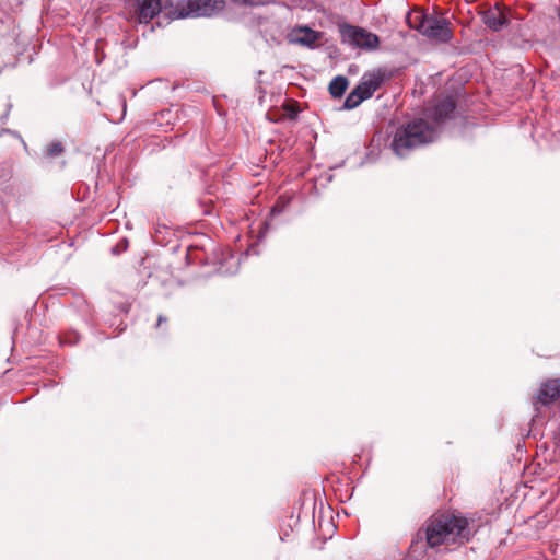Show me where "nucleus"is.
I'll use <instances>...</instances> for the list:
<instances>
[{
    "label": "nucleus",
    "instance_id": "10",
    "mask_svg": "<svg viewBox=\"0 0 560 560\" xmlns=\"http://www.w3.org/2000/svg\"><path fill=\"white\" fill-rule=\"evenodd\" d=\"M431 14L423 9H413L407 14L406 21L410 28H413L423 34L427 21Z\"/></svg>",
    "mask_w": 560,
    "mask_h": 560
},
{
    "label": "nucleus",
    "instance_id": "9",
    "mask_svg": "<svg viewBox=\"0 0 560 560\" xmlns=\"http://www.w3.org/2000/svg\"><path fill=\"white\" fill-rule=\"evenodd\" d=\"M138 19L140 23H149L161 11L160 0H137Z\"/></svg>",
    "mask_w": 560,
    "mask_h": 560
},
{
    "label": "nucleus",
    "instance_id": "11",
    "mask_svg": "<svg viewBox=\"0 0 560 560\" xmlns=\"http://www.w3.org/2000/svg\"><path fill=\"white\" fill-rule=\"evenodd\" d=\"M215 0H188L189 12L197 16L211 15L215 9Z\"/></svg>",
    "mask_w": 560,
    "mask_h": 560
},
{
    "label": "nucleus",
    "instance_id": "1",
    "mask_svg": "<svg viewBox=\"0 0 560 560\" xmlns=\"http://www.w3.org/2000/svg\"><path fill=\"white\" fill-rule=\"evenodd\" d=\"M455 109V98L444 96L424 109L425 118H415L399 126L390 144L394 153L404 158L413 149L432 142L435 138L436 126L454 118Z\"/></svg>",
    "mask_w": 560,
    "mask_h": 560
},
{
    "label": "nucleus",
    "instance_id": "8",
    "mask_svg": "<svg viewBox=\"0 0 560 560\" xmlns=\"http://www.w3.org/2000/svg\"><path fill=\"white\" fill-rule=\"evenodd\" d=\"M482 21L491 31L499 32L508 25V13L499 4L482 12Z\"/></svg>",
    "mask_w": 560,
    "mask_h": 560
},
{
    "label": "nucleus",
    "instance_id": "6",
    "mask_svg": "<svg viewBox=\"0 0 560 560\" xmlns=\"http://www.w3.org/2000/svg\"><path fill=\"white\" fill-rule=\"evenodd\" d=\"M323 38V33L315 31L308 26H296L290 34L292 43L314 48Z\"/></svg>",
    "mask_w": 560,
    "mask_h": 560
},
{
    "label": "nucleus",
    "instance_id": "17",
    "mask_svg": "<svg viewBox=\"0 0 560 560\" xmlns=\"http://www.w3.org/2000/svg\"><path fill=\"white\" fill-rule=\"evenodd\" d=\"M234 2H237V3H247L248 0H233Z\"/></svg>",
    "mask_w": 560,
    "mask_h": 560
},
{
    "label": "nucleus",
    "instance_id": "3",
    "mask_svg": "<svg viewBox=\"0 0 560 560\" xmlns=\"http://www.w3.org/2000/svg\"><path fill=\"white\" fill-rule=\"evenodd\" d=\"M385 79V72L381 69L365 72L362 75L359 84L346 97L343 108L353 109L358 107L363 101L372 97L374 92L381 88Z\"/></svg>",
    "mask_w": 560,
    "mask_h": 560
},
{
    "label": "nucleus",
    "instance_id": "15",
    "mask_svg": "<svg viewBox=\"0 0 560 560\" xmlns=\"http://www.w3.org/2000/svg\"><path fill=\"white\" fill-rule=\"evenodd\" d=\"M167 326H168V317L163 315V314H160L158 316V320H156V324H155V329L161 331V332H166L167 331Z\"/></svg>",
    "mask_w": 560,
    "mask_h": 560
},
{
    "label": "nucleus",
    "instance_id": "2",
    "mask_svg": "<svg viewBox=\"0 0 560 560\" xmlns=\"http://www.w3.org/2000/svg\"><path fill=\"white\" fill-rule=\"evenodd\" d=\"M475 533V526L466 517L448 514L431 518L425 527L427 542L432 548L455 538L468 541Z\"/></svg>",
    "mask_w": 560,
    "mask_h": 560
},
{
    "label": "nucleus",
    "instance_id": "5",
    "mask_svg": "<svg viewBox=\"0 0 560 560\" xmlns=\"http://www.w3.org/2000/svg\"><path fill=\"white\" fill-rule=\"evenodd\" d=\"M422 35L436 43H448L453 38L451 22L443 16L431 14Z\"/></svg>",
    "mask_w": 560,
    "mask_h": 560
},
{
    "label": "nucleus",
    "instance_id": "12",
    "mask_svg": "<svg viewBox=\"0 0 560 560\" xmlns=\"http://www.w3.org/2000/svg\"><path fill=\"white\" fill-rule=\"evenodd\" d=\"M348 84H349V81L346 77L337 75L329 83L328 90H329L330 95L334 98L341 97L345 94V92L348 88Z\"/></svg>",
    "mask_w": 560,
    "mask_h": 560
},
{
    "label": "nucleus",
    "instance_id": "7",
    "mask_svg": "<svg viewBox=\"0 0 560 560\" xmlns=\"http://www.w3.org/2000/svg\"><path fill=\"white\" fill-rule=\"evenodd\" d=\"M560 398V378H550L544 382L535 397V405L549 406Z\"/></svg>",
    "mask_w": 560,
    "mask_h": 560
},
{
    "label": "nucleus",
    "instance_id": "14",
    "mask_svg": "<svg viewBox=\"0 0 560 560\" xmlns=\"http://www.w3.org/2000/svg\"><path fill=\"white\" fill-rule=\"evenodd\" d=\"M65 148L60 141H54L47 147V155L50 158L59 156L63 153Z\"/></svg>",
    "mask_w": 560,
    "mask_h": 560
},
{
    "label": "nucleus",
    "instance_id": "16",
    "mask_svg": "<svg viewBox=\"0 0 560 560\" xmlns=\"http://www.w3.org/2000/svg\"><path fill=\"white\" fill-rule=\"evenodd\" d=\"M285 109L290 118L293 119L296 116V110L292 106H288Z\"/></svg>",
    "mask_w": 560,
    "mask_h": 560
},
{
    "label": "nucleus",
    "instance_id": "4",
    "mask_svg": "<svg viewBox=\"0 0 560 560\" xmlns=\"http://www.w3.org/2000/svg\"><path fill=\"white\" fill-rule=\"evenodd\" d=\"M339 33L343 43L362 49L373 50L380 45V38L376 34L360 26L343 23L339 25Z\"/></svg>",
    "mask_w": 560,
    "mask_h": 560
},
{
    "label": "nucleus",
    "instance_id": "13",
    "mask_svg": "<svg viewBox=\"0 0 560 560\" xmlns=\"http://www.w3.org/2000/svg\"><path fill=\"white\" fill-rule=\"evenodd\" d=\"M59 347H74L78 345L80 336L74 330L66 331L58 336Z\"/></svg>",
    "mask_w": 560,
    "mask_h": 560
}]
</instances>
